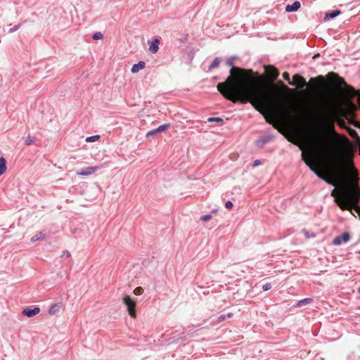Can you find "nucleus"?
Listing matches in <instances>:
<instances>
[{
	"mask_svg": "<svg viewBox=\"0 0 360 360\" xmlns=\"http://www.w3.org/2000/svg\"><path fill=\"white\" fill-rule=\"evenodd\" d=\"M235 58H229L226 64L231 67L226 81L219 82L217 89L228 100L233 103H250L264 114L266 122L271 124L285 138L292 143V108H285L286 101L281 92L272 84L264 86L259 80L246 81L243 70L233 66Z\"/></svg>",
	"mask_w": 360,
	"mask_h": 360,
	"instance_id": "obj_1",
	"label": "nucleus"
},
{
	"mask_svg": "<svg viewBox=\"0 0 360 360\" xmlns=\"http://www.w3.org/2000/svg\"><path fill=\"white\" fill-rule=\"evenodd\" d=\"M307 105L314 111L318 112L317 124L321 128H326L331 137L327 135L323 130H321L313 134L311 141L302 150V158L310 169L321 179L326 174L319 168L321 158L328 160L330 164L337 167V151L335 140L347 143L349 142L344 135L338 134L334 127V122L346 129L350 136L359 140L357 132L348 125L349 120H353L349 115L356 110L355 105L348 102L349 109L345 110L339 105L335 107L334 110L328 109V94L325 93L319 95L310 96L307 98Z\"/></svg>",
	"mask_w": 360,
	"mask_h": 360,
	"instance_id": "obj_2",
	"label": "nucleus"
},
{
	"mask_svg": "<svg viewBox=\"0 0 360 360\" xmlns=\"http://www.w3.org/2000/svg\"><path fill=\"white\" fill-rule=\"evenodd\" d=\"M358 178L355 175L349 184H342L338 189L332 191L331 195L337 196L335 200L338 206L342 210H351L352 206H356L360 199V188L357 186Z\"/></svg>",
	"mask_w": 360,
	"mask_h": 360,
	"instance_id": "obj_3",
	"label": "nucleus"
},
{
	"mask_svg": "<svg viewBox=\"0 0 360 360\" xmlns=\"http://www.w3.org/2000/svg\"><path fill=\"white\" fill-rule=\"evenodd\" d=\"M294 145L297 144V113L300 112L297 110V96L298 89L304 90L307 88V83L305 79L297 75H294Z\"/></svg>",
	"mask_w": 360,
	"mask_h": 360,
	"instance_id": "obj_4",
	"label": "nucleus"
},
{
	"mask_svg": "<svg viewBox=\"0 0 360 360\" xmlns=\"http://www.w3.org/2000/svg\"><path fill=\"white\" fill-rule=\"evenodd\" d=\"M330 165L331 171L327 172V174H326L325 176L322 178V180L326 181L328 184L332 185L333 186H337L338 178L343 167V163L338 150L337 151V167L338 169H335L336 167L335 165H334V164Z\"/></svg>",
	"mask_w": 360,
	"mask_h": 360,
	"instance_id": "obj_5",
	"label": "nucleus"
},
{
	"mask_svg": "<svg viewBox=\"0 0 360 360\" xmlns=\"http://www.w3.org/2000/svg\"><path fill=\"white\" fill-rule=\"evenodd\" d=\"M123 302L126 305L127 308V311L129 312V316L131 318H135L136 316V302L129 295H125L123 297Z\"/></svg>",
	"mask_w": 360,
	"mask_h": 360,
	"instance_id": "obj_6",
	"label": "nucleus"
},
{
	"mask_svg": "<svg viewBox=\"0 0 360 360\" xmlns=\"http://www.w3.org/2000/svg\"><path fill=\"white\" fill-rule=\"evenodd\" d=\"M265 73L271 79H276L279 75L278 70L273 65H268L264 66Z\"/></svg>",
	"mask_w": 360,
	"mask_h": 360,
	"instance_id": "obj_7",
	"label": "nucleus"
},
{
	"mask_svg": "<svg viewBox=\"0 0 360 360\" xmlns=\"http://www.w3.org/2000/svg\"><path fill=\"white\" fill-rule=\"evenodd\" d=\"M102 167L101 166H94V167H87L81 169L80 170L77 172L78 175L81 176H88L94 174V172L99 170Z\"/></svg>",
	"mask_w": 360,
	"mask_h": 360,
	"instance_id": "obj_8",
	"label": "nucleus"
},
{
	"mask_svg": "<svg viewBox=\"0 0 360 360\" xmlns=\"http://www.w3.org/2000/svg\"><path fill=\"white\" fill-rule=\"evenodd\" d=\"M349 239V234L347 232H345L342 235L336 236L333 240V244L335 245H340L343 243H347Z\"/></svg>",
	"mask_w": 360,
	"mask_h": 360,
	"instance_id": "obj_9",
	"label": "nucleus"
},
{
	"mask_svg": "<svg viewBox=\"0 0 360 360\" xmlns=\"http://www.w3.org/2000/svg\"><path fill=\"white\" fill-rule=\"evenodd\" d=\"M274 136L273 135H271V134H266V135H264V136H260L256 141V145L257 147L259 148H263L264 146L273 141L274 140Z\"/></svg>",
	"mask_w": 360,
	"mask_h": 360,
	"instance_id": "obj_10",
	"label": "nucleus"
},
{
	"mask_svg": "<svg viewBox=\"0 0 360 360\" xmlns=\"http://www.w3.org/2000/svg\"><path fill=\"white\" fill-rule=\"evenodd\" d=\"M170 127V124L167 123V124H162L160 125V127H158V128L155 129H153V130H150L149 131L147 134H146V136L148 138L151 136H154L158 133H161V132H163V131H165L166 130H167Z\"/></svg>",
	"mask_w": 360,
	"mask_h": 360,
	"instance_id": "obj_11",
	"label": "nucleus"
},
{
	"mask_svg": "<svg viewBox=\"0 0 360 360\" xmlns=\"http://www.w3.org/2000/svg\"><path fill=\"white\" fill-rule=\"evenodd\" d=\"M148 43L150 44V52L152 53H156L159 50L160 39L158 37H155L152 41H148Z\"/></svg>",
	"mask_w": 360,
	"mask_h": 360,
	"instance_id": "obj_12",
	"label": "nucleus"
},
{
	"mask_svg": "<svg viewBox=\"0 0 360 360\" xmlns=\"http://www.w3.org/2000/svg\"><path fill=\"white\" fill-rule=\"evenodd\" d=\"M40 311V309L37 307L33 308V309H30V308H26V309H24L22 311V314L24 315V316H26L27 317H32L37 314H38Z\"/></svg>",
	"mask_w": 360,
	"mask_h": 360,
	"instance_id": "obj_13",
	"label": "nucleus"
},
{
	"mask_svg": "<svg viewBox=\"0 0 360 360\" xmlns=\"http://www.w3.org/2000/svg\"><path fill=\"white\" fill-rule=\"evenodd\" d=\"M146 67V63L143 61H139L138 63L134 64L131 68V72L136 73L139 71L144 69Z\"/></svg>",
	"mask_w": 360,
	"mask_h": 360,
	"instance_id": "obj_14",
	"label": "nucleus"
},
{
	"mask_svg": "<svg viewBox=\"0 0 360 360\" xmlns=\"http://www.w3.org/2000/svg\"><path fill=\"white\" fill-rule=\"evenodd\" d=\"M61 308V304L60 303H56L54 304H52L49 309V313L51 315H55L58 312H59L60 309Z\"/></svg>",
	"mask_w": 360,
	"mask_h": 360,
	"instance_id": "obj_15",
	"label": "nucleus"
},
{
	"mask_svg": "<svg viewBox=\"0 0 360 360\" xmlns=\"http://www.w3.org/2000/svg\"><path fill=\"white\" fill-rule=\"evenodd\" d=\"M340 14V11L339 10H334L331 12H327L325 13L324 20H327L329 19L334 18L338 16Z\"/></svg>",
	"mask_w": 360,
	"mask_h": 360,
	"instance_id": "obj_16",
	"label": "nucleus"
},
{
	"mask_svg": "<svg viewBox=\"0 0 360 360\" xmlns=\"http://www.w3.org/2000/svg\"><path fill=\"white\" fill-rule=\"evenodd\" d=\"M312 301L313 300L311 298H304L297 302L295 304H294V307H301L302 306L311 304Z\"/></svg>",
	"mask_w": 360,
	"mask_h": 360,
	"instance_id": "obj_17",
	"label": "nucleus"
},
{
	"mask_svg": "<svg viewBox=\"0 0 360 360\" xmlns=\"http://www.w3.org/2000/svg\"><path fill=\"white\" fill-rule=\"evenodd\" d=\"M7 169L6 160L4 157L0 158V176L6 172Z\"/></svg>",
	"mask_w": 360,
	"mask_h": 360,
	"instance_id": "obj_18",
	"label": "nucleus"
},
{
	"mask_svg": "<svg viewBox=\"0 0 360 360\" xmlns=\"http://www.w3.org/2000/svg\"><path fill=\"white\" fill-rule=\"evenodd\" d=\"M46 237V233L43 231H40L38 233L33 236L31 238L32 242H36L39 240H43Z\"/></svg>",
	"mask_w": 360,
	"mask_h": 360,
	"instance_id": "obj_19",
	"label": "nucleus"
},
{
	"mask_svg": "<svg viewBox=\"0 0 360 360\" xmlns=\"http://www.w3.org/2000/svg\"><path fill=\"white\" fill-rule=\"evenodd\" d=\"M220 62H221V60L219 59V58H215L214 59V60L212 61V63L209 66L208 70H212L214 68H217L219 66Z\"/></svg>",
	"mask_w": 360,
	"mask_h": 360,
	"instance_id": "obj_20",
	"label": "nucleus"
},
{
	"mask_svg": "<svg viewBox=\"0 0 360 360\" xmlns=\"http://www.w3.org/2000/svg\"><path fill=\"white\" fill-rule=\"evenodd\" d=\"M207 121L209 122H216L218 124H222L224 122V120L220 117H210Z\"/></svg>",
	"mask_w": 360,
	"mask_h": 360,
	"instance_id": "obj_21",
	"label": "nucleus"
},
{
	"mask_svg": "<svg viewBox=\"0 0 360 360\" xmlns=\"http://www.w3.org/2000/svg\"><path fill=\"white\" fill-rule=\"evenodd\" d=\"M24 141L25 145L30 146L31 144L34 143V138L31 136H27L25 138Z\"/></svg>",
	"mask_w": 360,
	"mask_h": 360,
	"instance_id": "obj_22",
	"label": "nucleus"
},
{
	"mask_svg": "<svg viewBox=\"0 0 360 360\" xmlns=\"http://www.w3.org/2000/svg\"><path fill=\"white\" fill-rule=\"evenodd\" d=\"M352 93L354 96H356L357 97V103L358 105L360 108V91L359 90H356L354 89H352Z\"/></svg>",
	"mask_w": 360,
	"mask_h": 360,
	"instance_id": "obj_23",
	"label": "nucleus"
},
{
	"mask_svg": "<svg viewBox=\"0 0 360 360\" xmlns=\"http://www.w3.org/2000/svg\"><path fill=\"white\" fill-rule=\"evenodd\" d=\"M99 138H100V136L98 135H94V136H88L86 139V142H94V141H96L97 140H98Z\"/></svg>",
	"mask_w": 360,
	"mask_h": 360,
	"instance_id": "obj_24",
	"label": "nucleus"
},
{
	"mask_svg": "<svg viewBox=\"0 0 360 360\" xmlns=\"http://www.w3.org/2000/svg\"><path fill=\"white\" fill-rule=\"evenodd\" d=\"M103 35L101 32H95L93 36H92V38L95 40H98V39H103Z\"/></svg>",
	"mask_w": 360,
	"mask_h": 360,
	"instance_id": "obj_25",
	"label": "nucleus"
},
{
	"mask_svg": "<svg viewBox=\"0 0 360 360\" xmlns=\"http://www.w3.org/2000/svg\"><path fill=\"white\" fill-rule=\"evenodd\" d=\"M232 316V314L231 313H229L227 314L226 315V314H221L220 315L219 317H218V321L219 322H222L224 321H225L226 316L228 317H231Z\"/></svg>",
	"mask_w": 360,
	"mask_h": 360,
	"instance_id": "obj_26",
	"label": "nucleus"
},
{
	"mask_svg": "<svg viewBox=\"0 0 360 360\" xmlns=\"http://www.w3.org/2000/svg\"><path fill=\"white\" fill-rule=\"evenodd\" d=\"M283 77L284 78L285 80L288 82L289 84L292 85V81H290L289 73H288L286 72H284L283 74Z\"/></svg>",
	"mask_w": 360,
	"mask_h": 360,
	"instance_id": "obj_27",
	"label": "nucleus"
},
{
	"mask_svg": "<svg viewBox=\"0 0 360 360\" xmlns=\"http://www.w3.org/2000/svg\"><path fill=\"white\" fill-rule=\"evenodd\" d=\"M143 292V289L141 287H137L134 289V293L136 295H140Z\"/></svg>",
	"mask_w": 360,
	"mask_h": 360,
	"instance_id": "obj_28",
	"label": "nucleus"
},
{
	"mask_svg": "<svg viewBox=\"0 0 360 360\" xmlns=\"http://www.w3.org/2000/svg\"><path fill=\"white\" fill-rule=\"evenodd\" d=\"M20 26H21V23L13 26V27H11L9 30L8 32L9 33H12V32H14L17 31L20 27Z\"/></svg>",
	"mask_w": 360,
	"mask_h": 360,
	"instance_id": "obj_29",
	"label": "nucleus"
},
{
	"mask_svg": "<svg viewBox=\"0 0 360 360\" xmlns=\"http://www.w3.org/2000/svg\"><path fill=\"white\" fill-rule=\"evenodd\" d=\"M211 218H212V215L211 214H205V215L201 217L200 220H202L203 221H207Z\"/></svg>",
	"mask_w": 360,
	"mask_h": 360,
	"instance_id": "obj_30",
	"label": "nucleus"
},
{
	"mask_svg": "<svg viewBox=\"0 0 360 360\" xmlns=\"http://www.w3.org/2000/svg\"><path fill=\"white\" fill-rule=\"evenodd\" d=\"M300 8V1H294L293 4V11L294 12L297 11Z\"/></svg>",
	"mask_w": 360,
	"mask_h": 360,
	"instance_id": "obj_31",
	"label": "nucleus"
},
{
	"mask_svg": "<svg viewBox=\"0 0 360 360\" xmlns=\"http://www.w3.org/2000/svg\"><path fill=\"white\" fill-rule=\"evenodd\" d=\"M271 288V285L269 283H265L262 285V289L264 291H267Z\"/></svg>",
	"mask_w": 360,
	"mask_h": 360,
	"instance_id": "obj_32",
	"label": "nucleus"
},
{
	"mask_svg": "<svg viewBox=\"0 0 360 360\" xmlns=\"http://www.w3.org/2000/svg\"><path fill=\"white\" fill-rule=\"evenodd\" d=\"M225 207L228 210H231L233 207V203L231 201L228 200L225 202Z\"/></svg>",
	"mask_w": 360,
	"mask_h": 360,
	"instance_id": "obj_33",
	"label": "nucleus"
},
{
	"mask_svg": "<svg viewBox=\"0 0 360 360\" xmlns=\"http://www.w3.org/2000/svg\"><path fill=\"white\" fill-rule=\"evenodd\" d=\"M285 11L287 12H292V4H288L286 7H285Z\"/></svg>",
	"mask_w": 360,
	"mask_h": 360,
	"instance_id": "obj_34",
	"label": "nucleus"
},
{
	"mask_svg": "<svg viewBox=\"0 0 360 360\" xmlns=\"http://www.w3.org/2000/svg\"><path fill=\"white\" fill-rule=\"evenodd\" d=\"M304 234H305V236H306V237H307V238H309V237H310V236L309 235L308 231H307L304 230ZM311 237H313V238H314V237L316 236V234H315V233H312V234L311 235Z\"/></svg>",
	"mask_w": 360,
	"mask_h": 360,
	"instance_id": "obj_35",
	"label": "nucleus"
},
{
	"mask_svg": "<svg viewBox=\"0 0 360 360\" xmlns=\"http://www.w3.org/2000/svg\"><path fill=\"white\" fill-rule=\"evenodd\" d=\"M261 164V162L259 160H255L254 163H253V167H257L258 165H259Z\"/></svg>",
	"mask_w": 360,
	"mask_h": 360,
	"instance_id": "obj_36",
	"label": "nucleus"
},
{
	"mask_svg": "<svg viewBox=\"0 0 360 360\" xmlns=\"http://www.w3.org/2000/svg\"><path fill=\"white\" fill-rule=\"evenodd\" d=\"M64 256H66L67 258H70L71 255L68 251H65V252H63V257H64Z\"/></svg>",
	"mask_w": 360,
	"mask_h": 360,
	"instance_id": "obj_37",
	"label": "nucleus"
},
{
	"mask_svg": "<svg viewBox=\"0 0 360 360\" xmlns=\"http://www.w3.org/2000/svg\"><path fill=\"white\" fill-rule=\"evenodd\" d=\"M348 166L351 169H353V167H354L353 162L351 160H348Z\"/></svg>",
	"mask_w": 360,
	"mask_h": 360,
	"instance_id": "obj_38",
	"label": "nucleus"
},
{
	"mask_svg": "<svg viewBox=\"0 0 360 360\" xmlns=\"http://www.w3.org/2000/svg\"><path fill=\"white\" fill-rule=\"evenodd\" d=\"M278 83L281 84L283 86L286 87L285 84L282 81H279Z\"/></svg>",
	"mask_w": 360,
	"mask_h": 360,
	"instance_id": "obj_39",
	"label": "nucleus"
},
{
	"mask_svg": "<svg viewBox=\"0 0 360 360\" xmlns=\"http://www.w3.org/2000/svg\"><path fill=\"white\" fill-rule=\"evenodd\" d=\"M358 292L360 294V286L358 288Z\"/></svg>",
	"mask_w": 360,
	"mask_h": 360,
	"instance_id": "obj_40",
	"label": "nucleus"
}]
</instances>
